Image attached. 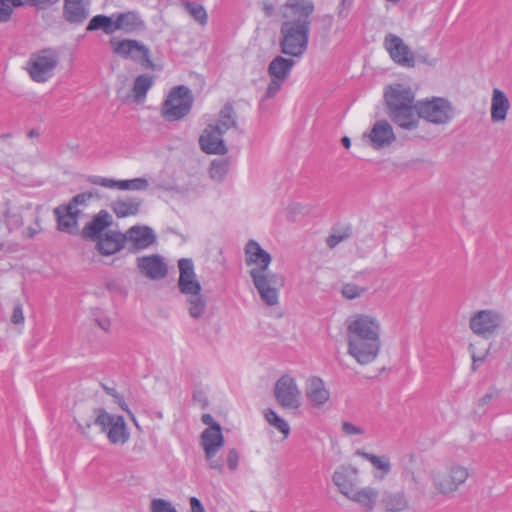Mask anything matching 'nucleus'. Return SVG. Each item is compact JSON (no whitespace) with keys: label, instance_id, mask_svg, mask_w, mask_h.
Returning a JSON list of instances; mask_svg holds the SVG:
<instances>
[{"label":"nucleus","instance_id":"f257e3e1","mask_svg":"<svg viewBox=\"0 0 512 512\" xmlns=\"http://www.w3.org/2000/svg\"><path fill=\"white\" fill-rule=\"evenodd\" d=\"M382 323L371 313H355L346 320L347 354L359 365L373 363L382 348Z\"/></svg>","mask_w":512,"mask_h":512},{"label":"nucleus","instance_id":"f03ea898","mask_svg":"<svg viewBox=\"0 0 512 512\" xmlns=\"http://www.w3.org/2000/svg\"><path fill=\"white\" fill-rule=\"evenodd\" d=\"M244 262L260 300L267 307H278L285 277L270 269L272 255L258 241L250 239L244 246Z\"/></svg>","mask_w":512,"mask_h":512},{"label":"nucleus","instance_id":"7ed1b4c3","mask_svg":"<svg viewBox=\"0 0 512 512\" xmlns=\"http://www.w3.org/2000/svg\"><path fill=\"white\" fill-rule=\"evenodd\" d=\"M415 96L410 86L394 83L384 90V100L387 106V114L390 119L404 130H414L419 121L415 114Z\"/></svg>","mask_w":512,"mask_h":512},{"label":"nucleus","instance_id":"20e7f679","mask_svg":"<svg viewBox=\"0 0 512 512\" xmlns=\"http://www.w3.org/2000/svg\"><path fill=\"white\" fill-rule=\"evenodd\" d=\"M470 476V467L455 460L434 465L428 470V479L433 494L447 498L454 496L466 484Z\"/></svg>","mask_w":512,"mask_h":512},{"label":"nucleus","instance_id":"39448f33","mask_svg":"<svg viewBox=\"0 0 512 512\" xmlns=\"http://www.w3.org/2000/svg\"><path fill=\"white\" fill-rule=\"evenodd\" d=\"M310 21H284L280 28L281 52L291 58H301L307 50Z\"/></svg>","mask_w":512,"mask_h":512},{"label":"nucleus","instance_id":"423d86ee","mask_svg":"<svg viewBox=\"0 0 512 512\" xmlns=\"http://www.w3.org/2000/svg\"><path fill=\"white\" fill-rule=\"evenodd\" d=\"M59 62L58 51L53 48H45L30 55L25 70L34 82L42 84L54 77Z\"/></svg>","mask_w":512,"mask_h":512},{"label":"nucleus","instance_id":"0eeeda50","mask_svg":"<svg viewBox=\"0 0 512 512\" xmlns=\"http://www.w3.org/2000/svg\"><path fill=\"white\" fill-rule=\"evenodd\" d=\"M418 121L423 119L434 125H446L455 117V108L450 100L444 97H430L416 102Z\"/></svg>","mask_w":512,"mask_h":512},{"label":"nucleus","instance_id":"6e6552de","mask_svg":"<svg viewBox=\"0 0 512 512\" xmlns=\"http://www.w3.org/2000/svg\"><path fill=\"white\" fill-rule=\"evenodd\" d=\"M193 101L194 97L188 87H173L162 103L161 115L167 121L181 120L190 113Z\"/></svg>","mask_w":512,"mask_h":512},{"label":"nucleus","instance_id":"1a4fd4ad","mask_svg":"<svg viewBox=\"0 0 512 512\" xmlns=\"http://www.w3.org/2000/svg\"><path fill=\"white\" fill-rule=\"evenodd\" d=\"M505 318L502 312L493 308L479 309L471 313L468 320L470 331L481 338L497 335L503 328Z\"/></svg>","mask_w":512,"mask_h":512},{"label":"nucleus","instance_id":"9d476101","mask_svg":"<svg viewBox=\"0 0 512 512\" xmlns=\"http://www.w3.org/2000/svg\"><path fill=\"white\" fill-rule=\"evenodd\" d=\"M295 64L294 58H286L281 55L275 56L270 61L267 66L269 81L262 96V101L273 99L281 91Z\"/></svg>","mask_w":512,"mask_h":512},{"label":"nucleus","instance_id":"9b49d317","mask_svg":"<svg viewBox=\"0 0 512 512\" xmlns=\"http://www.w3.org/2000/svg\"><path fill=\"white\" fill-rule=\"evenodd\" d=\"M109 45L113 54L118 57L132 60L146 69H154L155 65L150 59V49L142 42L135 39L112 38Z\"/></svg>","mask_w":512,"mask_h":512},{"label":"nucleus","instance_id":"f8f14e48","mask_svg":"<svg viewBox=\"0 0 512 512\" xmlns=\"http://www.w3.org/2000/svg\"><path fill=\"white\" fill-rule=\"evenodd\" d=\"M224 444L225 438L219 423H213V425L204 429L200 435V445L203 448L208 467L218 473L224 471V465L217 457Z\"/></svg>","mask_w":512,"mask_h":512},{"label":"nucleus","instance_id":"ddd939ff","mask_svg":"<svg viewBox=\"0 0 512 512\" xmlns=\"http://www.w3.org/2000/svg\"><path fill=\"white\" fill-rule=\"evenodd\" d=\"M95 414L94 423L106 434L111 444L124 445L128 442L130 433L122 416L108 413L103 409H97Z\"/></svg>","mask_w":512,"mask_h":512},{"label":"nucleus","instance_id":"4468645a","mask_svg":"<svg viewBox=\"0 0 512 512\" xmlns=\"http://www.w3.org/2000/svg\"><path fill=\"white\" fill-rule=\"evenodd\" d=\"M274 396L277 403L285 410L296 412L301 407V391L296 379L289 375H282L275 383Z\"/></svg>","mask_w":512,"mask_h":512},{"label":"nucleus","instance_id":"2eb2a0df","mask_svg":"<svg viewBox=\"0 0 512 512\" xmlns=\"http://www.w3.org/2000/svg\"><path fill=\"white\" fill-rule=\"evenodd\" d=\"M363 141L375 151L391 147L396 141V134L387 120H377L372 127L363 133Z\"/></svg>","mask_w":512,"mask_h":512},{"label":"nucleus","instance_id":"dca6fc26","mask_svg":"<svg viewBox=\"0 0 512 512\" xmlns=\"http://www.w3.org/2000/svg\"><path fill=\"white\" fill-rule=\"evenodd\" d=\"M305 396L309 405L318 410H327L331 406V393L324 380L310 376L305 381Z\"/></svg>","mask_w":512,"mask_h":512},{"label":"nucleus","instance_id":"f3484780","mask_svg":"<svg viewBox=\"0 0 512 512\" xmlns=\"http://www.w3.org/2000/svg\"><path fill=\"white\" fill-rule=\"evenodd\" d=\"M223 133L214 124L208 123L199 136V147L206 154L225 155L228 147L223 139Z\"/></svg>","mask_w":512,"mask_h":512},{"label":"nucleus","instance_id":"a211bd4d","mask_svg":"<svg viewBox=\"0 0 512 512\" xmlns=\"http://www.w3.org/2000/svg\"><path fill=\"white\" fill-rule=\"evenodd\" d=\"M136 263L139 273L150 280H161L168 274L167 264L158 254L138 257Z\"/></svg>","mask_w":512,"mask_h":512},{"label":"nucleus","instance_id":"6ab92c4d","mask_svg":"<svg viewBox=\"0 0 512 512\" xmlns=\"http://www.w3.org/2000/svg\"><path fill=\"white\" fill-rule=\"evenodd\" d=\"M179 278L178 288L186 296L195 292H201L202 286L197 279L194 264L191 259L182 258L178 261Z\"/></svg>","mask_w":512,"mask_h":512},{"label":"nucleus","instance_id":"aec40b11","mask_svg":"<svg viewBox=\"0 0 512 512\" xmlns=\"http://www.w3.org/2000/svg\"><path fill=\"white\" fill-rule=\"evenodd\" d=\"M384 47L395 63L406 67H412L414 65V56L410 48L397 35H386Z\"/></svg>","mask_w":512,"mask_h":512},{"label":"nucleus","instance_id":"412c9836","mask_svg":"<svg viewBox=\"0 0 512 512\" xmlns=\"http://www.w3.org/2000/svg\"><path fill=\"white\" fill-rule=\"evenodd\" d=\"M89 181L94 185L121 191H145L149 188V182L144 177L127 180H114L102 176H92Z\"/></svg>","mask_w":512,"mask_h":512},{"label":"nucleus","instance_id":"4be33fe9","mask_svg":"<svg viewBox=\"0 0 512 512\" xmlns=\"http://www.w3.org/2000/svg\"><path fill=\"white\" fill-rule=\"evenodd\" d=\"M358 474V468L352 465H342L332 475V482L337 487L339 493L347 499L356 488Z\"/></svg>","mask_w":512,"mask_h":512},{"label":"nucleus","instance_id":"5701e85b","mask_svg":"<svg viewBox=\"0 0 512 512\" xmlns=\"http://www.w3.org/2000/svg\"><path fill=\"white\" fill-rule=\"evenodd\" d=\"M313 11L314 4L311 0H287L280 9L284 21L295 22L310 21Z\"/></svg>","mask_w":512,"mask_h":512},{"label":"nucleus","instance_id":"b1692460","mask_svg":"<svg viewBox=\"0 0 512 512\" xmlns=\"http://www.w3.org/2000/svg\"><path fill=\"white\" fill-rule=\"evenodd\" d=\"M124 235V241L135 250H143L156 242V235L148 226L135 225L129 228Z\"/></svg>","mask_w":512,"mask_h":512},{"label":"nucleus","instance_id":"393cba45","mask_svg":"<svg viewBox=\"0 0 512 512\" xmlns=\"http://www.w3.org/2000/svg\"><path fill=\"white\" fill-rule=\"evenodd\" d=\"M88 0H64L63 18L70 24L80 25L90 15Z\"/></svg>","mask_w":512,"mask_h":512},{"label":"nucleus","instance_id":"a878e982","mask_svg":"<svg viewBox=\"0 0 512 512\" xmlns=\"http://www.w3.org/2000/svg\"><path fill=\"white\" fill-rule=\"evenodd\" d=\"M355 455L368 461L373 466V477L377 481L385 480L392 471V463L387 455H376L364 449H356Z\"/></svg>","mask_w":512,"mask_h":512},{"label":"nucleus","instance_id":"bb28decb","mask_svg":"<svg viewBox=\"0 0 512 512\" xmlns=\"http://www.w3.org/2000/svg\"><path fill=\"white\" fill-rule=\"evenodd\" d=\"M114 30H121L125 33H135L145 30L146 24L140 14L136 11H127L113 14Z\"/></svg>","mask_w":512,"mask_h":512},{"label":"nucleus","instance_id":"cd10ccee","mask_svg":"<svg viewBox=\"0 0 512 512\" xmlns=\"http://www.w3.org/2000/svg\"><path fill=\"white\" fill-rule=\"evenodd\" d=\"M57 218V227L61 232L74 234L78 230V218L81 216V210H73L67 205H61L54 209Z\"/></svg>","mask_w":512,"mask_h":512},{"label":"nucleus","instance_id":"c85d7f7f","mask_svg":"<svg viewBox=\"0 0 512 512\" xmlns=\"http://www.w3.org/2000/svg\"><path fill=\"white\" fill-rule=\"evenodd\" d=\"M96 248L104 256L112 255L120 251L125 244L124 235L119 231H107L105 234L95 238Z\"/></svg>","mask_w":512,"mask_h":512},{"label":"nucleus","instance_id":"c756f323","mask_svg":"<svg viewBox=\"0 0 512 512\" xmlns=\"http://www.w3.org/2000/svg\"><path fill=\"white\" fill-rule=\"evenodd\" d=\"M510 109V101L499 88H494L491 97L490 117L493 123H504Z\"/></svg>","mask_w":512,"mask_h":512},{"label":"nucleus","instance_id":"7c9ffc66","mask_svg":"<svg viewBox=\"0 0 512 512\" xmlns=\"http://www.w3.org/2000/svg\"><path fill=\"white\" fill-rule=\"evenodd\" d=\"M143 200L138 197H121L115 199L110 208L118 218L136 216L142 207Z\"/></svg>","mask_w":512,"mask_h":512},{"label":"nucleus","instance_id":"2f4dec72","mask_svg":"<svg viewBox=\"0 0 512 512\" xmlns=\"http://www.w3.org/2000/svg\"><path fill=\"white\" fill-rule=\"evenodd\" d=\"M186 309L190 318L195 321H202L207 318L208 299L201 292H195L185 296Z\"/></svg>","mask_w":512,"mask_h":512},{"label":"nucleus","instance_id":"473e14b6","mask_svg":"<svg viewBox=\"0 0 512 512\" xmlns=\"http://www.w3.org/2000/svg\"><path fill=\"white\" fill-rule=\"evenodd\" d=\"M379 497V490L375 487L364 486L355 488L348 499L352 502L357 503L361 507L372 511L376 505Z\"/></svg>","mask_w":512,"mask_h":512},{"label":"nucleus","instance_id":"72a5a7b5","mask_svg":"<svg viewBox=\"0 0 512 512\" xmlns=\"http://www.w3.org/2000/svg\"><path fill=\"white\" fill-rule=\"evenodd\" d=\"M112 224V216L105 210H101L94 218L88 222L83 231V237L95 239L101 236L102 232Z\"/></svg>","mask_w":512,"mask_h":512},{"label":"nucleus","instance_id":"f704fd0d","mask_svg":"<svg viewBox=\"0 0 512 512\" xmlns=\"http://www.w3.org/2000/svg\"><path fill=\"white\" fill-rule=\"evenodd\" d=\"M381 503L386 512H403L409 508V500L405 492H385Z\"/></svg>","mask_w":512,"mask_h":512},{"label":"nucleus","instance_id":"c9c22d12","mask_svg":"<svg viewBox=\"0 0 512 512\" xmlns=\"http://www.w3.org/2000/svg\"><path fill=\"white\" fill-rule=\"evenodd\" d=\"M211 124L216 125L223 133L237 128V116L233 106L229 103L225 104L219 112L218 119Z\"/></svg>","mask_w":512,"mask_h":512},{"label":"nucleus","instance_id":"e433bc0d","mask_svg":"<svg viewBox=\"0 0 512 512\" xmlns=\"http://www.w3.org/2000/svg\"><path fill=\"white\" fill-rule=\"evenodd\" d=\"M154 84V77L149 74H141L134 80L132 92L134 101L141 103L145 100L147 92Z\"/></svg>","mask_w":512,"mask_h":512},{"label":"nucleus","instance_id":"4c0bfd02","mask_svg":"<svg viewBox=\"0 0 512 512\" xmlns=\"http://www.w3.org/2000/svg\"><path fill=\"white\" fill-rule=\"evenodd\" d=\"M229 165L230 161L228 158L212 160L208 168L209 178L216 183H222L228 174Z\"/></svg>","mask_w":512,"mask_h":512},{"label":"nucleus","instance_id":"58836bf2","mask_svg":"<svg viewBox=\"0 0 512 512\" xmlns=\"http://www.w3.org/2000/svg\"><path fill=\"white\" fill-rule=\"evenodd\" d=\"M87 31L94 30H102L105 34L111 35L115 32L114 30V18L112 16L106 15H96L94 16L88 26L86 27Z\"/></svg>","mask_w":512,"mask_h":512},{"label":"nucleus","instance_id":"ea45409f","mask_svg":"<svg viewBox=\"0 0 512 512\" xmlns=\"http://www.w3.org/2000/svg\"><path fill=\"white\" fill-rule=\"evenodd\" d=\"M182 6L200 25L204 26L207 24L208 15L203 5L196 2L183 1Z\"/></svg>","mask_w":512,"mask_h":512},{"label":"nucleus","instance_id":"a19ab883","mask_svg":"<svg viewBox=\"0 0 512 512\" xmlns=\"http://www.w3.org/2000/svg\"><path fill=\"white\" fill-rule=\"evenodd\" d=\"M264 417L266 421L273 426L275 429L280 431L285 438L288 437L290 433V426L286 420L280 417L274 410L266 409L264 412Z\"/></svg>","mask_w":512,"mask_h":512},{"label":"nucleus","instance_id":"79ce46f5","mask_svg":"<svg viewBox=\"0 0 512 512\" xmlns=\"http://www.w3.org/2000/svg\"><path fill=\"white\" fill-rule=\"evenodd\" d=\"M21 0H0V23L8 22L15 7L21 6Z\"/></svg>","mask_w":512,"mask_h":512},{"label":"nucleus","instance_id":"37998d69","mask_svg":"<svg viewBox=\"0 0 512 512\" xmlns=\"http://www.w3.org/2000/svg\"><path fill=\"white\" fill-rule=\"evenodd\" d=\"M367 288L354 283H346L341 288V295L347 300H354L366 294Z\"/></svg>","mask_w":512,"mask_h":512},{"label":"nucleus","instance_id":"c03bdc74","mask_svg":"<svg viewBox=\"0 0 512 512\" xmlns=\"http://www.w3.org/2000/svg\"><path fill=\"white\" fill-rule=\"evenodd\" d=\"M94 197L95 195L92 192L80 193L74 196L67 206L71 207L73 210H81L82 213L83 208H85Z\"/></svg>","mask_w":512,"mask_h":512},{"label":"nucleus","instance_id":"a18cd8bd","mask_svg":"<svg viewBox=\"0 0 512 512\" xmlns=\"http://www.w3.org/2000/svg\"><path fill=\"white\" fill-rule=\"evenodd\" d=\"M341 432L348 437L352 436H363L366 433L365 428L362 425L355 424L350 421H343L341 423Z\"/></svg>","mask_w":512,"mask_h":512},{"label":"nucleus","instance_id":"49530a36","mask_svg":"<svg viewBox=\"0 0 512 512\" xmlns=\"http://www.w3.org/2000/svg\"><path fill=\"white\" fill-rule=\"evenodd\" d=\"M240 454L236 448L228 449L226 453V465L230 472H235L239 467Z\"/></svg>","mask_w":512,"mask_h":512},{"label":"nucleus","instance_id":"de8ad7c7","mask_svg":"<svg viewBox=\"0 0 512 512\" xmlns=\"http://www.w3.org/2000/svg\"><path fill=\"white\" fill-rule=\"evenodd\" d=\"M151 512H177L172 504L164 499H153L151 502Z\"/></svg>","mask_w":512,"mask_h":512},{"label":"nucleus","instance_id":"09e8293b","mask_svg":"<svg viewBox=\"0 0 512 512\" xmlns=\"http://www.w3.org/2000/svg\"><path fill=\"white\" fill-rule=\"evenodd\" d=\"M468 350L471 354V358L473 361V370H476V363L477 362H484L486 357L488 356L489 350H486L485 352L478 354L476 351V346L474 343H470L468 346Z\"/></svg>","mask_w":512,"mask_h":512},{"label":"nucleus","instance_id":"8fccbe9b","mask_svg":"<svg viewBox=\"0 0 512 512\" xmlns=\"http://www.w3.org/2000/svg\"><path fill=\"white\" fill-rule=\"evenodd\" d=\"M25 317L23 314V309L20 304L14 306L13 313L11 316V321L15 325H21L24 323Z\"/></svg>","mask_w":512,"mask_h":512},{"label":"nucleus","instance_id":"3c124183","mask_svg":"<svg viewBox=\"0 0 512 512\" xmlns=\"http://www.w3.org/2000/svg\"><path fill=\"white\" fill-rule=\"evenodd\" d=\"M23 5L24 3L31 4L40 9H46L54 4H56L59 0H21Z\"/></svg>","mask_w":512,"mask_h":512},{"label":"nucleus","instance_id":"603ef678","mask_svg":"<svg viewBox=\"0 0 512 512\" xmlns=\"http://www.w3.org/2000/svg\"><path fill=\"white\" fill-rule=\"evenodd\" d=\"M353 0H341V4L338 11V16L345 18L348 14L349 8L352 6Z\"/></svg>","mask_w":512,"mask_h":512},{"label":"nucleus","instance_id":"864d4df0","mask_svg":"<svg viewBox=\"0 0 512 512\" xmlns=\"http://www.w3.org/2000/svg\"><path fill=\"white\" fill-rule=\"evenodd\" d=\"M406 476L409 479V482L415 487H417L421 482L420 476L418 475V473L415 470H412V469L407 470Z\"/></svg>","mask_w":512,"mask_h":512},{"label":"nucleus","instance_id":"5fc2aeb1","mask_svg":"<svg viewBox=\"0 0 512 512\" xmlns=\"http://www.w3.org/2000/svg\"><path fill=\"white\" fill-rule=\"evenodd\" d=\"M344 239L343 235L340 234H332L327 238V245L330 248H334L336 245H338L340 242H342Z\"/></svg>","mask_w":512,"mask_h":512},{"label":"nucleus","instance_id":"6e6d98bb","mask_svg":"<svg viewBox=\"0 0 512 512\" xmlns=\"http://www.w3.org/2000/svg\"><path fill=\"white\" fill-rule=\"evenodd\" d=\"M95 321L97 322L98 326L105 332H108L111 327V321L107 317H100L96 318Z\"/></svg>","mask_w":512,"mask_h":512},{"label":"nucleus","instance_id":"4d7b16f0","mask_svg":"<svg viewBox=\"0 0 512 512\" xmlns=\"http://www.w3.org/2000/svg\"><path fill=\"white\" fill-rule=\"evenodd\" d=\"M191 512H205L200 500L196 497L190 499Z\"/></svg>","mask_w":512,"mask_h":512},{"label":"nucleus","instance_id":"13d9d810","mask_svg":"<svg viewBox=\"0 0 512 512\" xmlns=\"http://www.w3.org/2000/svg\"><path fill=\"white\" fill-rule=\"evenodd\" d=\"M90 427H91L90 422H85V423L78 422V428L81 431V433L85 436L88 434V430L90 429Z\"/></svg>","mask_w":512,"mask_h":512},{"label":"nucleus","instance_id":"bf43d9fd","mask_svg":"<svg viewBox=\"0 0 512 512\" xmlns=\"http://www.w3.org/2000/svg\"><path fill=\"white\" fill-rule=\"evenodd\" d=\"M201 419L202 422L208 425L209 427L213 425V423H216L210 414H203Z\"/></svg>","mask_w":512,"mask_h":512},{"label":"nucleus","instance_id":"052dcab7","mask_svg":"<svg viewBox=\"0 0 512 512\" xmlns=\"http://www.w3.org/2000/svg\"><path fill=\"white\" fill-rule=\"evenodd\" d=\"M119 405L121 406V408L125 411H127L129 413V415L131 416V419L132 421L135 423V425L138 427V424H137V421H136V418L135 416L128 410V408L126 407L125 403H121L120 400L118 401Z\"/></svg>","mask_w":512,"mask_h":512},{"label":"nucleus","instance_id":"680f3d73","mask_svg":"<svg viewBox=\"0 0 512 512\" xmlns=\"http://www.w3.org/2000/svg\"><path fill=\"white\" fill-rule=\"evenodd\" d=\"M341 143L345 148L349 149L351 146V139L347 136H344L341 139Z\"/></svg>","mask_w":512,"mask_h":512},{"label":"nucleus","instance_id":"e2e57ef3","mask_svg":"<svg viewBox=\"0 0 512 512\" xmlns=\"http://www.w3.org/2000/svg\"><path fill=\"white\" fill-rule=\"evenodd\" d=\"M492 397H493V396H492V394H486V395H484V396L480 399V403H481L482 405H485V404H487V403L492 399Z\"/></svg>","mask_w":512,"mask_h":512},{"label":"nucleus","instance_id":"0e129e2a","mask_svg":"<svg viewBox=\"0 0 512 512\" xmlns=\"http://www.w3.org/2000/svg\"><path fill=\"white\" fill-rule=\"evenodd\" d=\"M264 9L266 11V15H268V16H271L272 13H273V10H274L273 6L272 5H268V4L264 5Z\"/></svg>","mask_w":512,"mask_h":512},{"label":"nucleus","instance_id":"69168bd1","mask_svg":"<svg viewBox=\"0 0 512 512\" xmlns=\"http://www.w3.org/2000/svg\"><path fill=\"white\" fill-rule=\"evenodd\" d=\"M28 232H29V237H33L36 234V231L32 228H29Z\"/></svg>","mask_w":512,"mask_h":512},{"label":"nucleus","instance_id":"338daca9","mask_svg":"<svg viewBox=\"0 0 512 512\" xmlns=\"http://www.w3.org/2000/svg\"><path fill=\"white\" fill-rule=\"evenodd\" d=\"M15 224H16L17 226H21V225L23 224L22 219H20V218L18 219V218H17V219L15 220Z\"/></svg>","mask_w":512,"mask_h":512},{"label":"nucleus","instance_id":"774afa93","mask_svg":"<svg viewBox=\"0 0 512 512\" xmlns=\"http://www.w3.org/2000/svg\"><path fill=\"white\" fill-rule=\"evenodd\" d=\"M109 392H111V394H112L115 398H117V396L114 394V392H115V391H114V389L109 390Z\"/></svg>","mask_w":512,"mask_h":512}]
</instances>
